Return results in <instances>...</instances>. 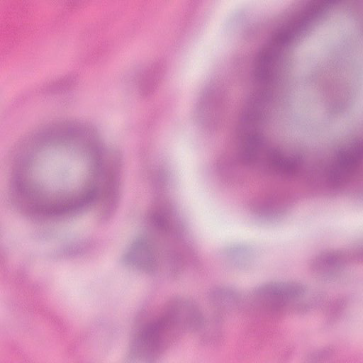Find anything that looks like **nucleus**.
Masks as SVG:
<instances>
[{"instance_id": "1", "label": "nucleus", "mask_w": 363, "mask_h": 363, "mask_svg": "<svg viewBox=\"0 0 363 363\" xmlns=\"http://www.w3.org/2000/svg\"><path fill=\"white\" fill-rule=\"evenodd\" d=\"M341 1L308 0L300 10H296L289 16L286 23L276 30L267 46L259 51L257 55L256 61L262 78L267 79L272 74L283 47L287 45L324 10Z\"/></svg>"}, {"instance_id": "2", "label": "nucleus", "mask_w": 363, "mask_h": 363, "mask_svg": "<svg viewBox=\"0 0 363 363\" xmlns=\"http://www.w3.org/2000/svg\"><path fill=\"white\" fill-rule=\"evenodd\" d=\"M91 154L99 161L94 172L89 176L80 197L74 199L69 197L57 201L41 203L36 206V212L43 215H60L94 201L104 193V191L109 193L111 189V175L109 170L104 167L100 161L102 158V150L94 149Z\"/></svg>"}, {"instance_id": "3", "label": "nucleus", "mask_w": 363, "mask_h": 363, "mask_svg": "<svg viewBox=\"0 0 363 363\" xmlns=\"http://www.w3.org/2000/svg\"><path fill=\"white\" fill-rule=\"evenodd\" d=\"M363 155V149H352L342 150L338 155L339 163L333 167L331 178L340 179L347 174L353 172L359 164Z\"/></svg>"}, {"instance_id": "4", "label": "nucleus", "mask_w": 363, "mask_h": 363, "mask_svg": "<svg viewBox=\"0 0 363 363\" xmlns=\"http://www.w3.org/2000/svg\"><path fill=\"white\" fill-rule=\"evenodd\" d=\"M273 162L289 174L298 173L303 168L301 158L297 157H285L282 152L279 151L274 152Z\"/></svg>"}, {"instance_id": "5", "label": "nucleus", "mask_w": 363, "mask_h": 363, "mask_svg": "<svg viewBox=\"0 0 363 363\" xmlns=\"http://www.w3.org/2000/svg\"><path fill=\"white\" fill-rule=\"evenodd\" d=\"M163 330L162 322L149 325L137 344L150 347L157 346L162 339Z\"/></svg>"}, {"instance_id": "6", "label": "nucleus", "mask_w": 363, "mask_h": 363, "mask_svg": "<svg viewBox=\"0 0 363 363\" xmlns=\"http://www.w3.org/2000/svg\"><path fill=\"white\" fill-rule=\"evenodd\" d=\"M170 213L164 208H160L152 217L154 224L160 228H169L170 224Z\"/></svg>"}, {"instance_id": "7", "label": "nucleus", "mask_w": 363, "mask_h": 363, "mask_svg": "<svg viewBox=\"0 0 363 363\" xmlns=\"http://www.w3.org/2000/svg\"><path fill=\"white\" fill-rule=\"evenodd\" d=\"M144 247L142 245H134L124 255L123 261L127 264L135 263L143 254Z\"/></svg>"}, {"instance_id": "8", "label": "nucleus", "mask_w": 363, "mask_h": 363, "mask_svg": "<svg viewBox=\"0 0 363 363\" xmlns=\"http://www.w3.org/2000/svg\"><path fill=\"white\" fill-rule=\"evenodd\" d=\"M76 133H76V132H74V131H73V130H71V131H70V134H71V135H75Z\"/></svg>"}]
</instances>
